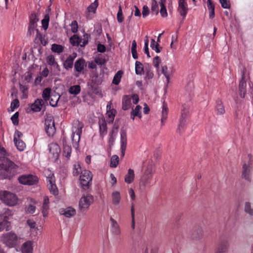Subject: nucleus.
Returning a JSON list of instances; mask_svg holds the SVG:
<instances>
[{"label":"nucleus","mask_w":253,"mask_h":253,"mask_svg":"<svg viewBox=\"0 0 253 253\" xmlns=\"http://www.w3.org/2000/svg\"><path fill=\"white\" fill-rule=\"evenodd\" d=\"M6 151L3 147H0V173L1 170L9 173L8 176H12L18 173L19 167L13 162L4 156Z\"/></svg>","instance_id":"f257e3e1"},{"label":"nucleus","mask_w":253,"mask_h":253,"mask_svg":"<svg viewBox=\"0 0 253 253\" xmlns=\"http://www.w3.org/2000/svg\"><path fill=\"white\" fill-rule=\"evenodd\" d=\"M20 239V238L13 232L3 234L0 238L1 242L9 248L15 247Z\"/></svg>","instance_id":"f03ea898"},{"label":"nucleus","mask_w":253,"mask_h":253,"mask_svg":"<svg viewBox=\"0 0 253 253\" xmlns=\"http://www.w3.org/2000/svg\"><path fill=\"white\" fill-rule=\"evenodd\" d=\"M0 199L10 206L15 205L17 202L16 195L6 191H0Z\"/></svg>","instance_id":"7ed1b4c3"},{"label":"nucleus","mask_w":253,"mask_h":253,"mask_svg":"<svg viewBox=\"0 0 253 253\" xmlns=\"http://www.w3.org/2000/svg\"><path fill=\"white\" fill-rule=\"evenodd\" d=\"M83 126V124L79 121L74 123L72 129V138L73 143L76 145H78L79 142Z\"/></svg>","instance_id":"20e7f679"},{"label":"nucleus","mask_w":253,"mask_h":253,"mask_svg":"<svg viewBox=\"0 0 253 253\" xmlns=\"http://www.w3.org/2000/svg\"><path fill=\"white\" fill-rule=\"evenodd\" d=\"M45 130L49 136H52L56 132L53 117L50 115H46L45 118Z\"/></svg>","instance_id":"39448f33"},{"label":"nucleus","mask_w":253,"mask_h":253,"mask_svg":"<svg viewBox=\"0 0 253 253\" xmlns=\"http://www.w3.org/2000/svg\"><path fill=\"white\" fill-rule=\"evenodd\" d=\"M92 175L90 171L84 170L80 176L81 184L84 190L88 189L91 185Z\"/></svg>","instance_id":"423d86ee"},{"label":"nucleus","mask_w":253,"mask_h":253,"mask_svg":"<svg viewBox=\"0 0 253 253\" xmlns=\"http://www.w3.org/2000/svg\"><path fill=\"white\" fill-rule=\"evenodd\" d=\"M152 177V169L148 168L141 177L139 182V186L141 189H145L147 186H150Z\"/></svg>","instance_id":"0eeeda50"},{"label":"nucleus","mask_w":253,"mask_h":253,"mask_svg":"<svg viewBox=\"0 0 253 253\" xmlns=\"http://www.w3.org/2000/svg\"><path fill=\"white\" fill-rule=\"evenodd\" d=\"M204 231L202 227L199 225L194 226L189 233L190 238L194 241H199L203 238Z\"/></svg>","instance_id":"6e6552de"},{"label":"nucleus","mask_w":253,"mask_h":253,"mask_svg":"<svg viewBox=\"0 0 253 253\" xmlns=\"http://www.w3.org/2000/svg\"><path fill=\"white\" fill-rule=\"evenodd\" d=\"M19 182L24 185H34L38 181V178L36 176L31 174L22 175L18 178Z\"/></svg>","instance_id":"1a4fd4ad"},{"label":"nucleus","mask_w":253,"mask_h":253,"mask_svg":"<svg viewBox=\"0 0 253 253\" xmlns=\"http://www.w3.org/2000/svg\"><path fill=\"white\" fill-rule=\"evenodd\" d=\"M93 202V197L90 194L83 196L79 202V208L81 210H84L87 209L90 204Z\"/></svg>","instance_id":"9d476101"},{"label":"nucleus","mask_w":253,"mask_h":253,"mask_svg":"<svg viewBox=\"0 0 253 253\" xmlns=\"http://www.w3.org/2000/svg\"><path fill=\"white\" fill-rule=\"evenodd\" d=\"M245 73H246V68H244L242 72V79L239 82V92L240 96L242 98H244L246 92V86L247 84L245 80Z\"/></svg>","instance_id":"9b49d317"},{"label":"nucleus","mask_w":253,"mask_h":253,"mask_svg":"<svg viewBox=\"0 0 253 253\" xmlns=\"http://www.w3.org/2000/svg\"><path fill=\"white\" fill-rule=\"evenodd\" d=\"M47 186L51 193L54 195H57L58 194V189L55 184V179L53 174L49 175L46 177Z\"/></svg>","instance_id":"f8f14e48"},{"label":"nucleus","mask_w":253,"mask_h":253,"mask_svg":"<svg viewBox=\"0 0 253 253\" xmlns=\"http://www.w3.org/2000/svg\"><path fill=\"white\" fill-rule=\"evenodd\" d=\"M177 10L180 15L185 18L188 10V5L185 0H179L178 1Z\"/></svg>","instance_id":"ddd939ff"},{"label":"nucleus","mask_w":253,"mask_h":253,"mask_svg":"<svg viewBox=\"0 0 253 253\" xmlns=\"http://www.w3.org/2000/svg\"><path fill=\"white\" fill-rule=\"evenodd\" d=\"M252 167L251 164L247 165L246 164H244L243 166V170L242 176L243 178L250 181V174L252 171Z\"/></svg>","instance_id":"4468645a"},{"label":"nucleus","mask_w":253,"mask_h":253,"mask_svg":"<svg viewBox=\"0 0 253 253\" xmlns=\"http://www.w3.org/2000/svg\"><path fill=\"white\" fill-rule=\"evenodd\" d=\"M86 66L85 60L83 58L77 60L74 65L75 70L78 73L82 72Z\"/></svg>","instance_id":"2eb2a0df"},{"label":"nucleus","mask_w":253,"mask_h":253,"mask_svg":"<svg viewBox=\"0 0 253 253\" xmlns=\"http://www.w3.org/2000/svg\"><path fill=\"white\" fill-rule=\"evenodd\" d=\"M76 56L77 53L74 52L67 58L63 63V66L66 70H68L73 67V62Z\"/></svg>","instance_id":"dca6fc26"},{"label":"nucleus","mask_w":253,"mask_h":253,"mask_svg":"<svg viewBox=\"0 0 253 253\" xmlns=\"http://www.w3.org/2000/svg\"><path fill=\"white\" fill-rule=\"evenodd\" d=\"M49 152L52 155L53 157L57 158L60 151V147L56 143H51L48 145Z\"/></svg>","instance_id":"f3484780"},{"label":"nucleus","mask_w":253,"mask_h":253,"mask_svg":"<svg viewBox=\"0 0 253 253\" xmlns=\"http://www.w3.org/2000/svg\"><path fill=\"white\" fill-rule=\"evenodd\" d=\"M131 97L129 95H125L122 99V109L127 110L131 108Z\"/></svg>","instance_id":"a211bd4d"},{"label":"nucleus","mask_w":253,"mask_h":253,"mask_svg":"<svg viewBox=\"0 0 253 253\" xmlns=\"http://www.w3.org/2000/svg\"><path fill=\"white\" fill-rule=\"evenodd\" d=\"M229 247V242L227 240L221 241L217 245L216 250L227 253Z\"/></svg>","instance_id":"6ab92c4d"},{"label":"nucleus","mask_w":253,"mask_h":253,"mask_svg":"<svg viewBox=\"0 0 253 253\" xmlns=\"http://www.w3.org/2000/svg\"><path fill=\"white\" fill-rule=\"evenodd\" d=\"M99 130L101 136L103 137L107 132V123L104 119L99 121Z\"/></svg>","instance_id":"aec40b11"},{"label":"nucleus","mask_w":253,"mask_h":253,"mask_svg":"<svg viewBox=\"0 0 253 253\" xmlns=\"http://www.w3.org/2000/svg\"><path fill=\"white\" fill-rule=\"evenodd\" d=\"M21 251L22 253H32V242L29 241L24 243L22 246Z\"/></svg>","instance_id":"412c9836"},{"label":"nucleus","mask_w":253,"mask_h":253,"mask_svg":"<svg viewBox=\"0 0 253 253\" xmlns=\"http://www.w3.org/2000/svg\"><path fill=\"white\" fill-rule=\"evenodd\" d=\"M44 104L43 101L41 99H37L35 102L31 105V109L34 112H39L41 110V106Z\"/></svg>","instance_id":"4be33fe9"},{"label":"nucleus","mask_w":253,"mask_h":253,"mask_svg":"<svg viewBox=\"0 0 253 253\" xmlns=\"http://www.w3.org/2000/svg\"><path fill=\"white\" fill-rule=\"evenodd\" d=\"M110 221L111 222L112 232L115 235H119L121 233V231L118 223L111 217H110Z\"/></svg>","instance_id":"5701e85b"},{"label":"nucleus","mask_w":253,"mask_h":253,"mask_svg":"<svg viewBox=\"0 0 253 253\" xmlns=\"http://www.w3.org/2000/svg\"><path fill=\"white\" fill-rule=\"evenodd\" d=\"M60 212L67 217H70L76 214V211L75 209L69 207L66 209H61Z\"/></svg>","instance_id":"b1692460"},{"label":"nucleus","mask_w":253,"mask_h":253,"mask_svg":"<svg viewBox=\"0 0 253 253\" xmlns=\"http://www.w3.org/2000/svg\"><path fill=\"white\" fill-rule=\"evenodd\" d=\"M48 204H49L48 197L46 196H44L43 203L42 205V215L44 217L46 216L47 215V213H48L47 211L49 209Z\"/></svg>","instance_id":"393cba45"},{"label":"nucleus","mask_w":253,"mask_h":253,"mask_svg":"<svg viewBox=\"0 0 253 253\" xmlns=\"http://www.w3.org/2000/svg\"><path fill=\"white\" fill-rule=\"evenodd\" d=\"M63 155L69 158L71 156L72 148L71 147L66 144L64 139H63Z\"/></svg>","instance_id":"a878e982"},{"label":"nucleus","mask_w":253,"mask_h":253,"mask_svg":"<svg viewBox=\"0 0 253 253\" xmlns=\"http://www.w3.org/2000/svg\"><path fill=\"white\" fill-rule=\"evenodd\" d=\"M13 213L11 210L8 208H3L1 211H0V216L3 218V220L8 221V217L12 215Z\"/></svg>","instance_id":"bb28decb"},{"label":"nucleus","mask_w":253,"mask_h":253,"mask_svg":"<svg viewBox=\"0 0 253 253\" xmlns=\"http://www.w3.org/2000/svg\"><path fill=\"white\" fill-rule=\"evenodd\" d=\"M112 201L113 205H118L121 201L120 193L118 191H114L112 193Z\"/></svg>","instance_id":"cd10ccee"},{"label":"nucleus","mask_w":253,"mask_h":253,"mask_svg":"<svg viewBox=\"0 0 253 253\" xmlns=\"http://www.w3.org/2000/svg\"><path fill=\"white\" fill-rule=\"evenodd\" d=\"M216 110L217 115H221L225 113L224 107L220 100H218L216 101Z\"/></svg>","instance_id":"c85d7f7f"},{"label":"nucleus","mask_w":253,"mask_h":253,"mask_svg":"<svg viewBox=\"0 0 253 253\" xmlns=\"http://www.w3.org/2000/svg\"><path fill=\"white\" fill-rule=\"evenodd\" d=\"M134 173L133 169H129L127 174L125 177V181L127 183H131L134 180Z\"/></svg>","instance_id":"c756f323"},{"label":"nucleus","mask_w":253,"mask_h":253,"mask_svg":"<svg viewBox=\"0 0 253 253\" xmlns=\"http://www.w3.org/2000/svg\"><path fill=\"white\" fill-rule=\"evenodd\" d=\"M141 109V107L140 105H137L136 106L135 109L132 108V111L130 113L131 118L133 120L135 116H137L139 118L141 117L140 110Z\"/></svg>","instance_id":"7c9ffc66"},{"label":"nucleus","mask_w":253,"mask_h":253,"mask_svg":"<svg viewBox=\"0 0 253 253\" xmlns=\"http://www.w3.org/2000/svg\"><path fill=\"white\" fill-rule=\"evenodd\" d=\"M10 222L6 220H3L0 222V232L5 230L6 231H9L11 229Z\"/></svg>","instance_id":"2f4dec72"},{"label":"nucleus","mask_w":253,"mask_h":253,"mask_svg":"<svg viewBox=\"0 0 253 253\" xmlns=\"http://www.w3.org/2000/svg\"><path fill=\"white\" fill-rule=\"evenodd\" d=\"M168 108L167 105L164 103L163 105V110L162 112L161 124L164 125L167 118Z\"/></svg>","instance_id":"473e14b6"},{"label":"nucleus","mask_w":253,"mask_h":253,"mask_svg":"<svg viewBox=\"0 0 253 253\" xmlns=\"http://www.w3.org/2000/svg\"><path fill=\"white\" fill-rule=\"evenodd\" d=\"M60 97V96L58 94L51 95L49 100L50 105L52 107H56Z\"/></svg>","instance_id":"72a5a7b5"},{"label":"nucleus","mask_w":253,"mask_h":253,"mask_svg":"<svg viewBox=\"0 0 253 253\" xmlns=\"http://www.w3.org/2000/svg\"><path fill=\"white\" fill-rule=\"evenodd\" d=\"M135 73L137 75H141L144 73L143 65L138 61L135 62Z\"/></svg>","instance_id":"f704fd0d"},{"label":"nucleus","mask_w":253,"mask_h":253,"mask_svg":"<svg viewBox=\"0 0 253 253\" xmlns=\"http://www.w3.org/2000/svg\"><path fill=\"white\" fill-rule=\"evenodd\" d=\"M81 91V86L79 85L71 86L69 89V92L71 94L77 95Z\"/></svg>","instance_id":"c9c22d12"},{"label":"nucleus","mask_w":253,"mask_h":253,"mask_svg":"<svg viewBox=\"0 0 253 253\" xmlns=\"http://www.w3.org/2000/svg\"><path fill=\"white\" fill-rule=\"evenodd\" d=\"M123 73V72L122 71H118L114 77L113 84L118 85L120 83Z\"/></svg>","instance_id":"e433bc0d"},{"label":"nucleus","mask_w":253,"mask_h":253,"mask_svg":"<svg viewBox=\"0 0 253 253\" xmlns=\"http://www.w3.org/2000/svg\"><path fill=\"white\" fill-rule=\"evenodd\" d=\"M17 149L20 151H22L25 148L26 145L25 143L21 139H17L16 141H14Z\"/></svg>","instance_id":"4c0bfd02"},{"label":"nucleus","mask_w":253,"mask_h":253,"mask_svg":"<svg viewBox=\"0 0 253 253\" xmlns=\"http://www.w3.org/2000/svg\"><path fill=\"white\" fill-rule=\"evenodd\" d=\"M63 47L60 44L54 43L51 46V50L54 52L60 53L63 52Z\"/></svg>","instance_id":"58836bf2"},{"label":"nucleus","mask_w":253,"mask_h":253,"mask_svg":"<svg viewBox=\"0 0 253 253\" xmlns=\"http://www.w3.org/2000/svg\"><path fill=\"white\" fill-rule=\"evenodd\" d=\"M49 21V16L48 14L44 15L43 19L42 20V27L44 30H46L48 27Z\"/></svg>","instance_id":"ea45409f"},{"label":"nucleus","mask_w":253,"mask_h":253,"mask_svg":"<svg viewBox=\"0 0 253 253\" xmlns=\"http://www.w3.org/2000/svg\"><path fill=\"white\" fill-rule=\"evenodd\" d=\"M245 211L251 215H253V206H252L250 202H246L245 204Z\"/></svg>","instance_id":"a19ab883"},{"label":"nucleus","mask_w":253,"mask_h":253,"mask_svg":"<svg viewBox=\"0 0 253 253\" xmlns=\"http://www.w3.org/2000/svg\"><path fill=\"white\" fill-rule=\"evenodd\" d=\"M94 61L96 64H97L99 65H103L105 64L106 62V60L104 57V56L102 55H99L97 57H96Z\"/></svg>","instance_id":"79ce46f5"},{"label":"nucleus","mask_w":253,"mask_h":253,"mask_svg":"<svg viewBox=\"0 0 253 253\" xmlns=\"http://www.w3.org/2000/svg\"><path fill=\"white\" fill-rule=\"evenodd\" d=\"M79 40L80 37L76 35H73L70 39V42L73 46H79V44H81Z\"/></svg>","instance_id":"37998d69"},{"label":"nucleus","mask_w":253,"mask_h":253,"mask_svg":"<svg viewBox=\"0 0 253 253\" xmlns=\"http://www.w3.org/2000/svg\"><path fill=\"white\" fill-rule=\"evenodd\" d=\"M119 157L117 155H113L110 161V167L112 168H116L119 163Z\"/></svg>","instance_id":"c03bdc74"},{"label":"nucleus","mask_w":253,"mask_h":253,"mask_svg":"<svg viewBox=\"0 0 253 253\" xmlns=\"http://www.w3.org/2000/svg\"><path fill=\"white\" fill-rule=\"evenodd\" d=\"M51 89L49 88H45L42 94V97L44 100L47 101L49 100Z\"/></svg>","instance_id":"a18cd8bd"},{"label":"nucleus","mask_w":253,"mask_h":253,"mask_svg":"<svg viewBox=\"0 0 253 253\" xmlns=\"http://www.w3.org/2000/svg\"><path fill=\"white\" fill-rule=\"evenodd\" d=\"M30 20L29 25L36 26V23L39 21L37 16L35 13H33L30 16Z\"/></svg>","instance_id":"49530a36"},{"label":"nucleus","mask_w":253,"mask_h":253,"mask_svg":"<svg viewBox=\"0 0 253 253\" xmlns=\"http://www.w3.org/2000/svg\"><path fill=\"white\" fill-rule=\"evenodd\" d=\"M151 9L156 14H158L159 13V6L156 0H152Z\"/></svg>","instance_id":"de8ad7c7"},{"label":"nucleus","mask_w":253,"mask_h":253,"mask_svg":"<svg viewBox=\"0 0 253 253\" xmlns=\"http://www.w3.org/2000/svg\"><path fill=\"white\" fill-rule=\"evenodd\" d=\"M98 6L97 0H95L94 2L92 3L87 8L88 12H95L96 8Z\"/></svg>","instance_id":"09e8293b"},{"label":"nucleus","mask_w":253,"mask_h":253,"mask_svg":"<svg viewBox=\"0 0 253 253\" xmlns=\"http://www.w3.org/2000/svg\"><path fill=\"white\" fill-rule=\"evenodd\" d=\"M189 113V108L185 105H183V109L181 111L180 118L186 119Z\"/></svg>","instance_id":"8fccbe9b"},{"label":"nucleus","mask_w":253,"mask_h":253,"mask_svg":"<svg viewBox=\"0 0 253 253\" xmlns=\"http://www.w3.org/2000/svg\"><path fill=\"white\" fill-rule=\"evenodd\" d=\"M81 171V167L79 164H75L74 165V169L73 173L74 176H77L79 174Z\"/></svg>","instance_id":"3c124183"},{"label":"nucleus","mask_w":253,"mask_h":253,"mask_svg":"<svg viewBox=\"0 0 253 253\" xmlns=\"http://www.w3.org/2000/svg\"><path fill=\"white\" fill-rule=\"evenodd\" d=\"M117 20L119 23H122L124 20V17L123 15V12L122 10L121 6H119V11L117 13Z\"/></svg>","instance_id":"603ef678"},{"label":"nucleus","mask_w":253,"mask_h":253,"mask_svg":"<svg viewBox=\"0 0 253 253\" xmlns=\"http://www.w3.org/2000/svg\"><path fill=\"white\" fill-rule=\"evenodd\" d=\"M145 70L146 71V75L145 78L148 79L153 78L154 74L151 70V67L148 66V68L146 67Z\"/></svg>","instance_id":"864d4df0"},{"label":"nucleus","mask_w":253,"mask_h":253,"mask_svg":"<svg viewBox=\"0 0 253 253\" xmlns=\"http://www.w3.org/2000/svg\"><path fill=\"white\" fill-rule=\"evenodd\" d=\"M19 106V101L17 99H14L11 103L10 105V108L11 110L13 111L14 109L18 108Z\"/></svg>","instance_id":"5fc2aeb1"},{"label":"nucleus","mask_w":253,"mask_h":253,"mask_svg":"<svg viewBox=\"0 0 253 253\" xmlns=\"http://www.w3.org/2000/svg\"><path fill=\"white\" fill-rule=\"evenodd\" d=\"M18 117L19 113L16 112L11 118V120L14 125L18 124Z\"/></svg>","instance_id":"6e6d98bb"},{"label":"nucleus","mask_w":253,"mask_h":253,"mask_svg":"<svg viewBox=\"0 0 253 253\" xmlns=\"http://www.w3.org/2000/svg\"><path fill=\"white\" fill-rule=\"evenodd\" d=\"M219 2L223 8H229L230 7L229 1H227V0H219Z\"/></svg>","instance_id":"4d7b16f0"},{"label":"nucleus","mask_w":253,"mask_h":253,"mask_svg":"<svg viewBox=\"0 0 253 253\" xmlns=\"http://www.w3.org/2000/svg\"><path fill=\"white\" fill-rule=\"evenodd\" d=\"M46 62L48 65L52 66L56 62L54 57L52 55L47 56L46 58Z\"/></svg>","instance_id":"13d9d810"},{"label":"nucleus","mask_w":253,"mask_h":253,"mask_svg":"<svg viewBox=\"0 0 253 253\" xmlns=\"http://www.w3.org/2000/svg\"><path fill=\"white\" fill-rule=\"evenodd\" d=\"M162 71L163 74L165 75L166 78H167V82L169 83V75L168 73V67L167 66H164L162 67Z\"/></svg>","instance_id":"bf43d9fd"},{"label":"nucleus","mask_w":253,"mask_h":253,"mask_svg":"<svg viewBox=\"0 0 253 253\" xmlns=\"http://www.w3.org/2000/svg\"><path fill=\"white\" fill-rule=\"evenodd\" d=\"M71 30L73 33H76L78 31V25L76 21H73L71 23Z\"/></svg>","instance_id":"052dcab7"},{"label":"nucleus","mask_w":253,"mask_h":253,"mask_svg":"<svg viewBox=\"0 0 253 253\" xmlns=\"http://www.w3.org/2000/svg\"><path fill=\"white\" fill-rule=\"evenodd\" d=\"M161 63L160 57L156 56L153 59V65L157 69L159 68V64Z\"/></svg>","instance_id":"680f3d73"},{"label":"nucleus","mask_w":253,"mask_h":253,"mask_svg":"<svg viewBox=\"0 0 253 253\" xmlns=\"http://www.w3.org/2000/svg\"><path fill=\"white\" fill-rule=\"evenodd\" d=\"M150 11L147 5H144L143 7L142 14L143 18H145L149 14Z\"/></svg>","instance_id":"e2e57ef3"},{"label":"nucleus","mask_w":253,"mask_h":253,"mask_svg":"<svg viewBox=\"0 0 253 253\" xmlns=\"http://www.w3.org/2000/svg\"><path fill=\"white\" fill-rule=\"evenodd\" d=\"M121 141H127L126 131L125 129L121 130Z\"/></svg>","instance_id":"0e129e2a"},{"label":"nucleus","mask_w":253,"mask_h":253,"mask_svg":"<svg viewBox=\"0 0 253 253\" xmlns=\"http://www.w3.org/2000/svg\"><path fill=\"white\" fill-rule=\"evenodd\" d=\"M186 123V119L180 118L179 119V123L178 126V129L180 131L181 128L184 126Z\"/></svg>","instance_id":"69168bd1"},{"label":"nucleus","mask_w":253,"mask_h":253,"mask_svg":"<svg viewBox=\"0 0 253 253\" xmlns=\"http://www.w3.org/2000/svg\"><path fill=\"white\" fill-rule=\"evenodd\" d=\"M121 155L122 156H124L125 155V151L126 147V144L127 141H121Z\"/></svg>","instance_id":"338daca9"},{"label":"nucleus","mask_w":253,"mask_h":253,"mask_svg":"<svg viewBox=\"0 0 253 253\" xmlns=\"http://www.w3.org/2000/svg\"><path fill=\"white\" fill-rule=\"evenodd\" d=\"M90 37L89 35L87 34H84L83 35V38L82 39L83 40L82 44H81V46H84L87 43L88 38Z\"/></svg>","instance_id":"774afa93"}]
</instances>
